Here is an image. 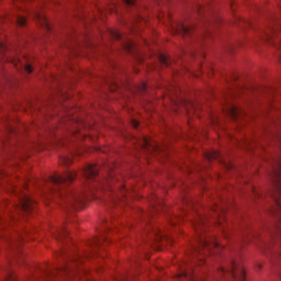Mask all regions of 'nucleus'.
Wrapping results in <instances>:
<instances>
[{
  "mask_svg": "<svg viewBox=\"0 0 281 281\" xmlns=\"http://www.w3.org/2000/svg\"><path fill=\"white\" fill-rule=\"evenodd\" d=\"M16 23L21 26L25 25V23H27V20L25 19V16L23 15H18L16 16Z\"/></svg>",
  "mask_w": 281,
  "mask_h": 281,
  "instance_id": "17",
  "label": "nucleus"
},
{
  "mask_svg": "<svg viewBox=\"0 0 281 281\" xmlns=\"http://www.w3.org/2000/svg\"><path fill=\"white\" fill-rule=\"evenodd\" d=\"M179 278H186L187 280H194V274H192V271H183L179 274Z\"/></svg>",
  "mask_w": 281,
  "mask_h": 281,
  "instance_id": "13",
  "label": "nucleus"
},
{
  "mask_svg": "<svg viewBox=\"0 0 281 281\" xmlns=\"http://www.w3.org/2000/svg\"><path fill=\"white\" fill-rule=\"evenodd\" d=\"M194 24L178 23L175 32L176 34H181V36H190L194 32Z\"/></svg>",
  "mask_w": 281,
  "mask_h": 281,
  "instance_id": "6",
  "label": "nucleus"
},
{
  "mask_svg": "<svg viewBox=\"0 0 281 281\" xmlns=\"http://www.w3.org/2000/svg\"><path fill=\"white\" fill-rule=\"evenodd\" d=\"M143 90H146V85H143Z\"/></svg>",
  "mask_w": 281,
  "mask_h": 281,
  "instance_id": "34",
  "label": "nucleus"
},
{
  "mask_svg": "<svg viewBox=\"0 0 281 281\" xmlns=\"http://www.w3.org/2000/svg\"><path fill=\"white\" fill-rule=\"evenodd\" d=\"M207 159H218L221 157V153L218 151H211L206 154Z\"/></svg>",
  "mask_w": 281,
  "mask_h": 281,
  "instance_id": "16",
  "label": "nucleus"
},
{
  "mask_svg": "<svg viewBox=\"0 0 281 281\" xmlns=\"http://www.w3.org/2000/svg\"><path fill=\"white\" fill-rule=\"evenodd\" d=\"M112 36H114L116 41H120L122 38V34L120 32H112Z\"/></svg>",
  "mask_w": 281,
  "mask_h": 281,
  "instance_id": "21",
  "label": "nucleus"
},
{
  "mask_svg": "<svg viewBox=\"0 0 281 281\" xmlns=\"http://www.w3.org/2000/svg\"><path fill=\"white\" fill-rule=\"evenodd\" d=\"M220 273L228 276L232 281H245V269L236 263V261H231L229 268L227 270L222 268Z\"/></svg>",
  "mask_w": 281,
  "mask_h": 281,
  "instance_id": "4",
  "label": "nucleus"
},
{
  "mask_svg": "<svg viewBox=\"0 0 281 281\" xmlns=\"http://www.w3.org/2000/svg\"><path fill=\"white\" fill-rule=\"evenodd\" d=\"M278 36V31L276 29H270L269 32H266L263 35V41L271 42Z\"/></svg>",
  "mask_w": 281,
  "mask_h": 281,
  "instance_id": "9",
  "label": "nucleus"
},
{
  "mask_svg": "<svg viewBox=\"0 0 281 281\" xmlns=\"http://www.w3.org/2000/svg\"><path fill=\"white\" fill-rule=\"evenodd\" d=\"M99 170L100 167L98 165H87L82 170L86 181H98Z\"/></svg>",
  "mask_w": 281,
  "mask_h": 281,
  "instance_id": "5",
  "label": "nucleus"
},
{
  "mask_svg": "<svg viewBox=\"0 0 281 281\" xmlns=\"http://www.w3.org/2000/svg\"><path fill=\"white\" fill-rule=\"evenodd\" d=\"M132 126L134 128H137V126H139V122L135 121V120H132Z\"/></svg>",
  "mask_w": 281,
  "mask_h": 281,
  "instance_id": "26",
  "label": "nucleus"
},
{
  "mask_svg": "<svg viewBox=\"0 0 281 281\" xmlns=\"http://www.w3.org/2000/svg\"><path fill=\"white\" fill-rule=\"evenodd\" d=\"M9 60L16 67V69H24L26 74H32L34 70L29 61H22L19 57L10 58Z\"/></svg>",
  "mask_w": 281,
  "mask_h": 281,
  "instance_id": "7",
  "label": "nucleus"
},
{
  "mask_svg": "<svg viewBox=\"0 0 281 281\" xmlns=\"http://www.w3.org/2000/svg\"><path fill=\"white\" fill-rule=\"evenodd\" d=\"M93 243H94L95 247H99V245H101L102 240L99 238H95Z\"/></svg>",
  "mask_w": 281,
  "mask_h": 281,
  "instance_id": "27",
  "label": "nucleus"
},
{
  "mask_svg": "<svg viewBox=\"0 0 281 281\" xmlns=\"http://www.w3.org/2000/svg\"><path fill=\"white\" fill-rule=\"evenodd\" d=\"M76 171H66L64 176H50L45 181L49 192L48 199H53V201H56L59 205H64V207H75V210H78L82 205V201H85V194L78 193L74 189L65 190L69 183L76 180Z\"/></svg>",
  "mask_w": 281,
  "mask_h": 281,
  "instance_id": "1",
  "label": "nucleus"
},
{
  "mask_svg": "<svg viewBox=\"0 0 281 281\" xmlns=\"http://www.w3.org/2000/svg\"><path fill=\"white\" fill-rule=\"evenodd\" d=\"M5 52H8V46L0 42V55L5 56Z\"/></svg>",
  "mask_w": 281,
  "mask_h": 281,
  "instance_id": "19",
  "label": "nucleus"
},
{
  "mask_svg": "<svg viewBox=\"0 0 281 281\" xmlns=\"http://www.w3.org/2000/svg\"><path fill=\"white\" fill-rule=\"evenodd\" d=\"M143 146H144L145 148H148V146H150V142H148V139L144 138V140H143Z\"/></svg>",
  "mask_w": 281,
  "mask_h": 281,
  "instance_id": "25",
  "label": "nucleus"
},
{
  "mask_svg": "<svg viewBox=\"0 0 281 281\" xmlns=\"http://www.w3.org/2000/svg\"><path fill=\"white\" fill-rule=\"evenodd\" d=\"M5 177V173L3 172V169H0V179H3Z\"/></svg>",
  "mask_w": 281,
  "mask_h": 281,
  "instance_id": "30",
  "label": "nucleus"
},
{
  "mask_svg": "<svg viewBox=\"0 0 281 281\" xmlns=\"http://www.w3.org/2000/svg\"><path fill=\"white\" fill-rule=\"evenodd\" d=\"M115 181H117V178L115 177V173L110 172L109 173V178H106L103 182L100 183V186H102V188H104V190H114L113 189V183H115Z\"/></svg>",
  "mask_w": 281,
  "mask_h": 281,
  "instance_id": "8",
  "label": "nucleus"
},
{
  "mask_svg": "<svg viewBox=\"0 0 281 281\" xmlns=\"http://www.w3.org/2000/svg\"><path fill=\"white\" fill-rule=\"evenodd\" d=\"M125 5H135V0H123Z\"/></svg>",
  "mask_w": 281,
  "mask_h": 281,
  "instance_id": "22",
  "label": "nucleus"
},
{
  "mask_svg": "<svg viewBox=\"0 0 281 281\" xmlns=\"http://www.w3.org/2000/svg\"><path fill=\"white\" fill-rule=\"evenodd\" d=\"M136 20H137V21H144V18H143L142 15H138V16L136 18Z\"/></svg>",
  "mask_w": 281,
  "mask_h": 281,
  "instance_id": "33",
  "label": "nucleus"
},
{
  "mask_svg": "<svg viewBox=\"0 0 281 281\" xmlns=\"http://www.w3.org/2000/svg\"><path fill=\"white\" fill-rule=\"evenodd\" d=\"M8 218H11L12 221H14V215L9 213Z\"/></svg>",
  "mask_w": 281,
  "mask_h": 281,
  "instance_id": "32",
  "label": "nucleus"
},
{
  "mask_svg": "<svg viewBox=\"0 0 281 281\" xmlns=\"http://www.w3.org/2000/svg\"><path fill=\"white\" fill-rule=\"evenodd\" d=\"M159 60L162 65H168V59L166 58V56L160 55Z\"/></svg>",
  "mask_w": 281,
  "mask_h": 281,
  "instance_id": "20",
  "label": "nucleus"
},
{
  "mask_svg": "<svg viewBox=\"0 0 281 281\" xmlns=\"http://www.w3.org/2000/svg\"><path fill=\"white\" fill-rule=\"evenodd\" d=\"M205 225V220L203 217H200L198 223H194V227H195V232L199 234L198 237V245L199 247H194L193 251L195 254H202L203 249L205 251H210L212 249V247H218V243L213 241V244H211L207 238H205V236H203V232H205V228L203 227Z\"/></svg>",
  "mask_w": 281,
  "mask_h": 281,
  "instance_id": "2",
  "label": "nucleus"
},
{
  "mask_svg": "<svg viewBox=\"0 0 281 281\" xmlns=\"http://www.w3.org/2000/svg\"><path fill=\"white\" fill-rule=\"evenodd\" d=\"M116 190H119V191L121 192V195H122V196H126V187H124V184L119 183V184L116 186Z\"/></svg>",
  "mask_w": 281,
  "mask_h": 281,
  "instance_id": "18",
  "label": "nucleus"
},
{
  "mask_svg": "<svg viewBox=\"0 0 281 281\" xmlns=\"http://www.w3.org/2000/svg\"><path fill=\"white\" fill-rule=\"evenodd\" d=\"M5 221H8L7 217H3V216L0 215V225H3V223H5ZM2 229H3V228L0 226V232H1Z\"/></svg>",
  "mask_w": 281,
  "mask_h": 281,
  "instance_id": "23",
  "label": "nucleus"
},
{
  "mask_svg": "<svg viewBox=\"0 0 281 281\" xmlns=\"http://www.w3.org/2000/svg\"><path fill=\"white\" fill-rule=\"evenodd\" d=\"M35 19H37V21H40V23L43 27H46L47 30H49V22H47V19H45L43 15H41V13H35Z\"/></svg>",
  "mask_w": 281,
  "mask_h": 281,
  "instance_id": "11",
  "label": "nucleus"
},
{
  "mask_svg": "<svg viewBox=\"0 0 281 281\" xmlns=\"http://www.w3.org/2000/svg\"><path fill=\"white\" fill-rule=\"evenodd\" d=\"M228 113L236 120L238 117V113H240V110L236 105H233L229 108Z\"/></svg>",
  "mask_w": 281,
  "mask_h": 281,
  "instance_id": "12",
  "label": "nucleus"
},
{
  "mask_svg": "<svg viewBox=\"0 0 281 281\" xmlns=\"http://www.w3.org/2000/svg\"><path fill=\"white\" fill-rule=\"evenodd\" d=\"M117 199H120V195H117V193L114 191L113 201H116Z\"/></svg>",
  "mask_w": 281,
  "mask_h": 281,
  "instance_id": "31",
  "label": "nucleus"
},
{
  "mask_svg": "<svg viewBox=\"0 0 281 281\" xmlns=\"http://www.w3.org/2000/svg\"><path fill=\"white\" fill-rule=\"evenodd\" d=\"M127 52H133V45L130 43L126 46Z\"/></svg>",
  "mask_w": 281,
  "mask_h": 281,
  "instance_id": "29",
  "label": "nucleus"
},
{
  "mask_svg": "<svg viewBox=\"0 0 281 281\" xmlns=\"http://www.w3.org/2000/svg\"><path fill=\"white\" fill-rule=\"evenodd\" d=\"M67 236H69V232L66 228H64L59 231L57 240H63L64 238H67Z\"/></svg>",
  "mask_w": 281,
  "mask_h": 281,
  "instance_id": "14",
  "label": "nucleus"
},
{
  "mask_svg": "<svg viewBox=\"0 0 281 281\" xmlns=\"http://www.w3.org/2000/svg\"><path fill=\"white\" fill-rule=\"evenodd\" d=\"M195 10H196L198 14H205V12H207V7L198 4L195 7Z\"/></svg>",
  "mask_w": 281,
  "mask_h": 281,
  "instance_id": "15",
  "label": "nucleus"
},
{
  "mask_svg": "<svg viewBox=\"0 0 281 281\" xmlns=\"http://www.w3.org/2000/svg\"><path fill=\"white\" fill-rule=\"evenodd\" d=\"M64 164H66V166H69V164H71V158H64Z\"/></svg>",
  "mask_w": 281,
  "mask_h": 281,
  "instance_id": "28",
  "label": "nucleus"
},
{
  "mask_svg": "<svg viewBox=\"0 0 281 281\" xmlns=\"http://www.w3.org/2000/svg\"><path fill=\"white\" fill-rule=\"evenodd\" d=\"M15 194L19 199V204L16 206H13L16 211V214H30L36 207V202L32 200L30 195L26 193L19 194V191L14 189Z\"/></svg>",
  "mask_w": 281,
  "mask_h": 281,
  "instance_id": "3",
  "label": "nucleus"
},
{
  "mask_svg": "<svg viewBox=\"0 0 281 281\" xmlns=\"http://www.w3.org/2000/svg\"><path fill=\"white\" fill-rule=\"evenodd\" d=\"M151 233L150 236L151 238H155L157 240V243H159V240H164V234H161V229L159 228H150Z\"/></svg>",
  "mask_w": 281,
  "mask_h": 281,
  "instance_id": "10",
  "label": "nucleus"
},
{
  "mask_svg": "<svg viewBox=\"0 0 281 281\" xmlns=\"http://www.w3.org/2000/svg\"><path fill=\"white\" fill-rule=\"evenodd\" d=\"M71 271V267L70 266H66L63 268V272L64 273H69Z\"/></svg>",
  "mask_w": 281,
  "mask_h": 281,
  "instance_id": "24",
  "label": "nucleus"
}]
</instances>
